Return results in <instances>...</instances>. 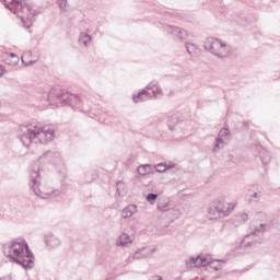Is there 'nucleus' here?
<instances>
[{
	"instance_id": "1",
	"label": "nucleus",
	"mask_w": 280,
	"mask_h": 280,
	"mask_svg": "<svg viewBox=\"0 0 280 280\" xmlns=\"http://www.w3.org/2000/svg\"><path fill=\"white\" fill-rule=\"evenodd\" d=\"M18 137L25 148L32 143H49L56 137V129L51 125L43 126L40 122L33 121L27 125H21L18 130Z\"/></svg>"
},
{
	"instance_id": "2",
	"label": "nucleus",
	"mask_w": 280,
	"mask_h": 280,
	"mask_svg": "<svg viewBox=\"0 0 280 280\" xmlns=\"http://www.w3.org/2000/svg\"><path fill=\"white\" fill-rule=\"evenodd\" d=\"M3 254L22 268H34V254L30 249L27 242L16 238L3 245Z\"/></svg>"
},
{
	"instance_id": "3",
	"label": "nucleus",
	"mask_w": 280,
	"mask_h": 280,
	"mask_svg": "<svg viewBox=\"0 0 280 280\" xmlns=\"http://www.w3.org/2000/svg\"><path fill=\"white\" fill-rule=\"evenodd\" d=\"M31 187L35 196L48 200L49 198H56L60 196V190H51L40 185V167L35 165L30 172Z\"/></svg>"
},
{
	"instance_id": "4",
	"label": "nucleus",
	"mask_w": 280,
	"mask_h": 280,
	"mask_svg": "<svg viewBox=\"0 0 280 280\" xmlns=\"http://www.w3.org/2000/svg\"><path fill=\"white\" fill-rule=\"evenodd\" d=\"M5 8L13 12V14H18L21 21H32L34 19V11L30 5L25 3L23 0H1Z\"/></svg>"
},
{
	"instance_id": "5",
	"label": "nucleus",
	"mask_w": 280,
	"mask_h": 280,
	"mask_svg": "<svg viewBox=\"0 0 280 280\" xmlns=\"http://www.w3.org/2000/svg\"><path fill=\"white\" fill-rule=\"evenodd\" d=\"M235 209V205L225 202L224 200L215 199L208 208V215L210 220H218V218H226Z\"/></svg>"
},
{
	"instance_id": "6",
	"label": "nucleus",
	"mask_w": 280,
	"mask_h": 280,
	"mask_svg": "<svg viewBox=\"0 0 280 280\" xmlns=\"http://www.w3.org/2000/svg\"><path fill=\"white\" fill-rule=\"evenodd\" d=\"M205 49L217 56L218 58H229L231 54H233V48L226 43L209 37L205 43Z\"/></svg>"
},
{
	"instance_id": "7",
	"label": "nucleus",
	"mask_w": 280,
	"mask_h": 280,
	"mask_svg": "<svg viewBox=\"0 0 280 280\" xmlns=\"http://www.w3.org/2000/svg\"><path fill=\"white\" fill-rule=\"evenodd\" d=\"M159 95H163V91L159 86V82L153 81L139 92L138 95H133L132 100L136 104H139V102H148V100L156 98Z\"/></svg>"
},
{
	"instance_id": "8",
	"label": "nucleus",
	"mask_w": 280,
	"mask_h": 280,
	"mask_svg": "<svg viewBox=\"0 0 280 280\" xmlns=\"http://www.w3.org/2000/svg\"><path fill=\"white\" fill-rule=\"evenodd\" d=\"M55 104L56 106H71V108L80 110L82 101H80L78 95L68 93L65 90H60L58 93H56Z\"/></svg>"
},
{
	"instance_id": "9",
	"label": "nucleus",
	"mask_w": 280,
	"mask_h": 280,
	"mask_svg": "<svg viewBox=\"0 0 280 280\" xmlns=\"http://www.w3.org/2000/svg\"><path fill=\"white\" fill-rule=\"evenodd\" d=\"M264 232V224H260L258 228H254V231L245 236L242 245L248 246L249 248H255L257 244H261Z\"/></svg>"
},
{
	"instance_id": "10",
	"label": "nucleus",
	"mask_w": 280,
	"mask_h": 280,
	"mask_svg": "<svg viewBox=\"0 0 280 280\" xmlns=\"http://www.w3.org/2000/svg\"><path fill=\"white\" fill-rule=\"evenodd\" d=\"M229 141H231V131L229 130V128H222L214 140L212 153L215 154V152L224 150V148H226V145L229 144Z\"/></svg>"
},
{
	"instance_id": "11",
	"label": "nucleus",
	"mask_w": 280,
	"mask_h": 280,
	"mask_svg": "<svg viewBox=\"0 0 280 280\" xmlns=\"http://www.w3.org/2000/svg\"><path fill=\"white\" fill-rule=\"evenodd\" d=\"M156 248L143 247L138 249L132 256L128 257V261H133V259H145V257H150V255L154 254Z\"/></svg>"
},
{
	"instance_id": "12",
	"label": "nucleus",
	"mask_w": 280,
	"mask_h": 280,
	"mask_svg": "<svg viewBox=\"0 0 280 280\" xmlns=\"http://www.w3.org/2000/svg\"><path fill=\"white\" fill-rule=\"evenodd\" d=\"M262 196H264V194L261 192V190H259L257 188H252V189L247 190L248 205H254V203L259 202V200H261Z\"/></svg>"
},
{
	"instance_id": "13",
	"label": "nucleus",
	"mask_w": 280,
	"mask_h": 280,
	"mask_svg": "<svg viewBox=\"0 0 280 280\" xmlns=\"http://www.w3.org/2000/svg\"><path fill=\"white\" fill-rule=\"evenodd\" d=\"M3 62H5V65H9V67H16V65H19V55L14 54V52H4L1 56Z\"/></svg>"
},
{
	"instance_id": "14",
	"label": "nucleus",
	"mask_w": 280,
	"mask_h": 280,
	"mask_svg": "<svg viewBox=\"0 0 280 280\" xmlns=\"http://www.w3.org/2000/svg\"><path fill=\"white\" fill-rule=\"evenodd\" d=\"M39 161H49V163H56L60 161V153L56 151H47L39 158Z\"/></svg>"
},
{
	"instance_id": "15",
	"label": "nucleus",
	"mask_w": 280,
	"mask_h": 280,
	"mask_svg": "<svg viewBox=\"0 0 280 280\" xmlns=\"http://www.w3.org/2000/svg\"><path fill=\"white\" fill-rule=\"evenodd\" d=\"M167 32L173 34V36H177V38H179V40H185V38H187V31H185L180 27L168 26Z\"/></svg>"
},
{
	"instance_id": "16",
	"label": "nucleus",
	"mask_w": 280,
	"mask_h": 280,
	"mask_svg": "<svg viewBox=\"0 0 280 280\" xmlns=\"http://www.w3.org/2000/svg\"><path fill=\"white\" fill-rule=\"evenodd\" d=\"M45 242L48 248H58V246H60V238L54 236V234H47L45 236Z\"/></svg>"
},
{
	"instance_id": "17",
	"label": "nucleus",
	"mask_w": 280,
	"mask_h": 280,
	"mask_svg": "<svg viewBox=\"0 0 280 280\" xmlns=\"http://www.w3.org/2000/svg\"><path fill=\"white\" fill-rule=\"evenodd\" d=\"M137 213V205H129L121 211V218L125 220L128 218H132Z\"/></svg>"
},
{
	"instance_id": "18",
	"label": "nucleus",
	"mask_w": 280,
	"mask_h": 280,
	"mask_svg": "<svg viewBox=\"0 0 280 280\" xmlns=\"http://www.w3.org/2000/svg\"><path fill=\"white\" fill-rule=\"evenodd\" d=\"M154 167L151 164H142L139 165L137 172L140 176H148V174H152Z\"/></svg>"
},
{
	"instance_id": "19",
	"label": "nucleus",
	"mask_w": 280,
	"mask_h": 280,
	"mask_svg": "<svg viewBox=\"0 0 280 280\" xmlns=\"http://www.w3.org/2000/svg\"><path fill=\"white\" fill-rule=\"evenodd\" d=\"M187 268H200L202 266V260L200 258V255L197 257H191L188 260H186Z\"/></svg>"
},
{
	"instance_id": "20",
	"label": "nucleus",
	"mask_w": 280,
	"mask_h": 280,
	"mask_svg": "<svg viewBox=\"0 0 280 280\" xmlns=\"http://www.w3.org/2000/svg\"><path fill=\"white\" fill-rule=\"evenodd\" d=\"M135 240L133 236H130L126 233H122L120 236H119V240L117 242V246H126V244H132V241Z\"/></svg>"
},
{
	"instance_id": "21",
	"label": "nucleus",
	"mask_w": 280,
	"mask_h": 280,
	"mask_svg": "<svg viewBox=\"0 0 280 280\" xmlns=\"http://www.w3.org/2000/svg\"><path fill=\"white\" fill-rule=\"evenodd\" d=\"M79 43L84 47H89V45H91V35L86 33H81L79 36Z\"/></svg>"
},
{
	"instance_id": "22",
	"label": "nucleus",
	"mask_w": 280,
	"mask_h": 280,
	"mask_svg": "<svg viewBox=\"0 0 280 280\" xmlns=\"http://www.w3.org/2000/svg\"><path fill=\"white\" fill-rule=\"evenodd\" d=\"M173 167H176V165L175 164L167 165V164L160 163L153 166V170L158 171L160 174H163V172H167V170H172Z\"/></svg>"
},
{
	"instance_id": "23",
	"label": "nucleus",
	"mask_w": 280,
	"mask_h": 280,
	"mask_svg": "<svg viewBox=\"0 0 280 280\" xmlns=\"http://www.w3.org/2000/svg\"><path fill=\"white\" fill-rule=\"evenodd\" d=\"M220 261L222 264H226V261L223 259H217V260H211V262L208 266L209 268H212V270H215L218 272V270H222V265H220Z\"/></svg>"
},
{
	"instance_id": "24",
	"label": "nucleus",
	"mask_w": 280,
	"mask_h": 280,
	"mask_svg": "<svg viewBox=\"0 0 280 280\" xmlns=\"http://www.w3.org/2000/svg\"><path fill=\"white\" fill-rule=\"evenodd\" d=\"M179 122L178 115H172L167 119V126L170 130H174V127Z\"/></svg>"
},
{
	"instance_id": "25",
	"label": "nucleus",
	"mask_w": 280,
	"mask_h": 280,
	"mask_svg": "<svg viewBox=\"0 0 280 280\" xmlns=\"http://www.w3.org/2000/svg\"><path fill=\"white\" fill-rule=\"evenodd\" d=\"M270 152L268 151H262V153L260 154V161L262 163V165H268V163H270Z\"/></svg>"
},
{
	"instance_id": "26",
	"label": "nucleus",
	"mask_w": 280,
	"mask_h": 280,
	"mask_svg": "<svg viewBox=\"0 0 280 280\" xmlns=\"http://www.w3.org/2000/svg\"><path fill=\"white\" fill-rule=\"evenodd\" d=\"M201 266H209L213 259H211V255H200Z\"/></svg>"
},
{
	"instance_id": "27",
	"label": "nucleus",
	"mask_w": 280,
	"mask_h": 280,
	"mask_svg": "<svg viewBox=\"0 0 280 280\" xmlns=\"http://www.w3.org/2000/svg\"><path fill=\"white\" fill-rule=\"evenodd\" d=\"M185 47H186V49H187V51H188V54L191 56L192 54H196V49H198V47L195 45V44H192V43H186L185 44Z\"/></svg>"
},
{
	"instance_id": "28",
	"label": "nucleus",
	"mask_w": 280,
	"mask_h": 280,
	"mask_svg": "<svg viewBox=\"0 0 280 280\" xmlns=\"http://www.w3.org/2000/svg\"><path fill=\"white\" fill-rule=\"evenodd\" d=\"M158 209L159 211H168L170 210V203L168 202H158Z\"/></svg>"
},
{
	"instance_id": "29",
	"label": "nucleus",
	"mask_w": 280,
	"mask_h": 280,
	"mask_svg": "<svg viewBox=\"0 0 280 280\" xmlns=\"http://www.w3.org/2000/svg\"><path fill=\"white\" fill-rule=\"evenodd\" d=\"M156 198H159V195H156V194L150 192L149 195H147V200L151 205H154V201L156 200Z\"/></svg>"
},
{
	"instance_id": "30",
	"label": "nucleus",
	"mask_w": 280,
	"mask_h": 280,
	"mask_svg": "<svg viewBox=\"0 0 280 280\" xmlns=\"http://www.w3.org/2000/svg\"><path fill=\"white\" fill-rule=\"evenodd\" d=\"M54 95H56V90L55 89H52L48 94H46V97H47V100H48V102H49V104H54Z\"/></svg>"
},
{
	"instance_id": "31",
	"label": "nucleus",
	"mask_w": 280,
	"mask_h": 280,
	"mask_svg": "<svg viewBox=\"0 0 280 280\" xmlns=\"http://www.w3.org/2000/svg\"><path fill=\"white\" fill-rule=\"evenodd\" d=\"M58 4L61 10H67L68 1L67 0H58Z\"/></svg>"
},
{
	"instance_id": "32",
	"label": "nucleus",
	"mask_w": 280,
	"mask_h": 280,
	"mask_svg": "<svg viewBox=\"0 0 280 280\" xmlns=\"http://www.w3.org/2000/svg\"><path fill=\"white\" fill-rule=\"evenodd\" d=\"M22 62L25 65V67H30V65H34V61L25 62V56H22Z\"/></svg>"
},
{
	"instance_id": "33",
	"label": "nucleus",
	"mask_w": 280,
	"mask_h": 280,
	"mask_svg": "<svg viewBox=\"0 0 280 280\" xmlns=\"http://www.w3.org/2000/svg\"><path fill=\"white\" fill-rule=\"evenodd\" d=\"M149 280H163L161 276H152Z\"/></svg>"
},
{
	"instance_id": "34",
	"label": "nucleus",
	"mask_w": 280,
	"mask_h": 280,
	"mask_svg": "<svg viewBox=\"0 0 280 280\" xmlns=\"http://www.w3.org/2000/svg\"><path fill=\"white\" fill-rule=\"evenodd\" d=\"M3 73H5V68L2 65H0V78Z\"/></svg>"
},
{
	"instance_id": "35",
	"label": "nucleus",
	"mask_w": 280,
	"mask_h": 280,
	"mask_svg": "<svg viewBox=\"0 0 280 280\" xmlns=\"http://www.w3.org/2000/svg\"><path fill=\"white\" fill-rule=\"evenodd\" d=\"M229 161H235V156H233V154H229Z\"/></svg>"
}]
</instances>
